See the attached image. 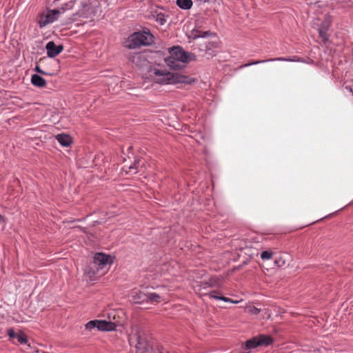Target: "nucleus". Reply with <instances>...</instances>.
Masks as SVG:
<instances>
[{
  "mask_svg": "<svg viewBox=\"0 0 353 353\" xmlns=\"http://www.w3.org/2000/svg\"><path fill=\"white\" fill-rule=\"evenodd\" d=\"M245 312L250 314L257 315L260 313L261 310L254 305H248L245 307Z\"/></svg>",
  "mask_w": 353,
  "mask_h": 353,
  "instance_id": "obj_21",
  "label": "nucleus"
},
{
  "mask_svg": "<svg viewBox=\"0 0 353 353\" xmlns=\"http://www.w3.org/2000/svg\"><path fill=\"white\" fill-rule=\"evenodd\" d=\"M275 60L285 61L286 59H284V58H276V59H268V60L255 61H253V62H251V63H245L242 67H248V66L252 65H255V64H258V63H264V62H266V61H275Z\"/></svg>",
  "mask_w": 353,
  "mask_h": 353,
  "instance_id": "obj_20",
  "label": "nucleus"
},
{
  "mask_svg": "<svg viewBox=\"0 0 353 353\" xmlns=\"http://www.w3.org/2000/svg\"><path fill=\"white\" fill-rule=\"evenodd\" d=\"M58 142L63 146H69L72 143L71 137L65 134H59L56 136Z\"/></svg>",
  "mask_w": 353,
  "mask_h": 353,
  "instance_id": "obj_17",
  "label": "nucleus"
},
{
  "mask_svg": "<svg viewBox=\"0 0 353 353\" xmlns=\"http://www.w3.org/2000/svg\"><path fill=\"white\" fill-rule=\"evenodd\" d=\"M108 321L105 320H92L85 324V329L91 331L97 328L99 331H113L116 329L119 321L117 320V312L112 310L108 313Z\"/></svg>",
  "mask_w": 353,
  "mask_h": 353,
  "instance_id": "obj_5",
  "label": "nucleus"
},
{
  "mask_svg": "<svg viewBox=\"0 0 353 353\" xmlns=\"http://www.w3.org/2000/svg\"><path fill=\"white\" fill-rule=\"evenodd\" d=\"M206 295H208L211 299H216V300H221V301H223L225 302H230V303H238V301H234L232 300L230 298L221 296L220 293L216 292V291H212V292L208 293Z\"/></svg>",
  "mask_w": 353,
  "mask_h": 353,
  "instance_id": "obj_16",
  "label": "nucleus"
},
{
  "mask_svg": "<svg viewBox=\"0 0 353 353\" xmlns=\"http://www.w3.org/2000/svg\"><path fill=\"white\" fill-rule=\"evenodd\" d=\"M165 299L161 295L154 292H147L146 303H160Z\"/></svg>",
  "mask_w": 353,
  "mask_h": 353,
  "instance_id": "obj_15",
  "label": "nucleus"
},
{
  "mask_svg": "<svg viewBox=\"0 0 353 353\" xmlns=\"http://www.w3.org/2000/svg\"><path fill=\"white\" fill-rule=\"evenodd\" d=\"M46 61H50L49 64L53 68L52 69H45L43 70L40 68L39 65H36L34 70L37 72L39 74L48 75V76H54L56 75L59 71V61L56 60H48L46 58L41 59L40 61L43 62Z\"/></svg>",
  "mask_w": 353,
  "mask_h": 353,
  "instance_id": "obj_9",
  "label": "nucleus"
},
{
  "mask_svg": "<svg viewBox=\"0 0 353 353\" xmlns=\"http://www.w3.org/2000/svg\"><path fill=\"white\" fill-rule=\"evenodd\" d=\"M170 56L165 59L166 64L172 69L177 70L182 67V63L194 60L195 56L183 50L180 46H174L170 49Z\"/></svg>",
  "mask_w": 353,
  "mask_h": 353,
  "instance_id": "obj_4",
  "label": "nucleus"
},
{
  "mask_svg": "<svg viewBox=\"0 0 353 353\" xmlns=\"http://www.w3.org/2000/svg\"><path fill=\"white\" fill-rule=\"evenodd\" d=\"M273 255V252L272 250H265L261 252V258L263 260H269L272 259Z\"/></svg>",
  "mask_w": 353,
  "mask_h": 353,
  "instance_id": "obj_22",
  "label": "nucleus"
},
{
  "mask_svg": "<svg viewBox=\"0 0 353 353\" xmlns=\"http://www.w3.org/2000/svg\"><path fill=\"white\" fill-rule=\"evenodd\" d=\"M17 339L18 343L20 344H26L28 343V337L26 334L23 332L19 331L17 333L16 338Z\"/></svg>",
  "mask_w": 353,
  "mask_h": 353,
  "instance_id": "obj_19",
  "label": "nucleus"
},
{
  "mask_svg": "<svg viewBox=\"0 0 353 353\" xmlns=\"http://www.w3.org/2000/svg\"><path fill=\"white\" fill-rule=\"evenodd\" d=\"M2 219H3V216L0 214V222L1 221Z\"/></svg>",
  "mask_w": 353,
  "mask_h": 353,
  "instance_id": "obj_29",
  "label": "nucleus"
},
{
  "mask_svg": "<svg viewBox=\"0 0 353 353\" xmlns=\"http://www.w3.org/2000/svg\"><path fill=\"white\" fill-rule=\"evenodd\" d=\"M61 13L60 10H50L41 13L37 18V23L41 28L56 21Z\"/></svg>",
  "mask_w": 353,
  "mask_h": 353,
  "instance_id": "obj_7",
  "label": "nucleus"
},
{
  "mask_svg": "<svg viewBox=\"0 0 353 353\" xmlns=\"http://www.w3.org/2000/svg\"><path fill=\"white\" fill-rule=\"evenodd\" d=\"M48 57L52 58L60 54L63 48L61 45L57 46L53 41H49L46 46Z\"/></svg>",
  "mask_w": 353,
  "mask_h": 353,
  "instance_id": "obj_12",
  "label": "nucleus"
},
{
  "mask_svg": "<svg viewBox=\"0 0 353 353\" xmlns=\"http://www.w3.org/2000/svg\"><path fill=\"white\" fill-rule=\"evenodd\" d=\"M209 34H210L209 31L199 32L198 34L195 35V37H205Z\"/></svg>",
  "mask_w": 353,
  "mask_h": 353,
  "instance_id": "obj_26",
  "label": "nucleus"
},
{
  "mask_svg": "<svg viewBox=\"0 0 353 353\" xmlns=\"http://www.w3.org/2000/svg\"><path fill=\"white\" fill-rule=\"evenodd\" d=\"M345 89L347 90L348 92H352V94H353V90H352V88H350L349 86H346Z\"/></svg>",
  "mask_w": 353,
  "mask_h": 353,
  "instance_id": "obj_27",
  "label": "nucleus"
},
{
  "mask_svg": "<svg viewBox=\"0 0 353 353\" xmlns=\"http://www.w3.org/2000/svg\"><path fill=\"white\" fill-rule=\"evenodd\" d=\"M129 344L135 353H169L163 346L148 339L145 332L133 327L128 335Z\"/></svg>",
  "mask_w": 353,
  "mask_h": 353,
  "instance_id": "obj_1",
  "label": "nucleus"
},
{
  "mask_svg": "<svg viewBox=\"0 0 353 353\" xmlns=\"http://www.w3.org/2000/svg\"><path fill=\"white\" fill-rule=\"evenodd\" d=\"M330 25V17L329 16L325 15L323 21L322 22L321 26L318 29L319 37L322 39V41L323 43H325L328 39L327 31L329 29Z\"/></svg>",
  "mask_w": 353,
  "mask_h": 353,
  "instance_id": "obj_11",
  "label": "nucleus"
},
{
  "mask_svg": "<svg viewBox=\"0 0 353 353\" xmlns=\"http://www.w3.org/2000/svg\"><path fill=\"white\" fill-rule=\"evenodd\" d=\"M8 335L10 338V340H13L16 338L17 333L14 332V330L13 328H10L8 330Z\"/></svg>",
  "mask_w": 353,
  "mask_h": 353,
  "instance_id": "obj_24",
  "label": "nucleus"
},
{
  "mask_svg": "<svg viewBox=\"0 0 353 353\" xmlns=\"http://www.w3.org/2000/svg\"><path fill=\"white\" fill-rule=\"evenodd\" d=\"M31 83L33 85L38 88H44L46 85V81L38 74H32L31 77Z\"/></svg>",
  "mask_w": 353,
  "mask_h": 353,
  "instance_id": "obj_14",
  "label": "nucleus"
},
{
  "mask_svg": "<svg viewBox=\"0 0 353 353\" xmlns=\"http://www.w3.org/2000/svg\"><path fill=\"white\" fill-rule=\"evenodd\" d=\"M129 297L134 303L141 304L146 302L147 292L134 288L130 291Z\"/></svg>",
  "mask_w": 353,
  "mask_h": 353,
  "instance_id": "obj_10",
  "label": "nucleus"
},
{
  "mask_svg": "<svg viewBox=\"0 0 353 353\" xmlns=\"http://www.w3.org/2000/svg\"><path fill=\"white\" fill-rule=\"evenodd\" d=\"M272 341L273 339L270 336L261 334L248 340L246 342L245 346L247 349H252L257 346L268 345L271 344Z\"/></svg>",
  "mask_w": 353,
  "mask_h": 353,
  "instance_id": "obj_8",
  "label": "nucleus"
},
{
  "mask_svg": "<svg viewBox=\"0 0 353 353\" xmlns=\"http://www.w3.org/2000/svg\"><path fill=\"white\" fill-rule=\"evenodd\" d=\"M67 6H70L69 8H72V3H68L67 4Z\"/></svg>",
  "mask_w": 353,
  "mask_h": 353,
  "instance_id": "obj_28",
  "label": "nucleus"
},
{
  "mask_svg": "<svg viewBox=\"0 0 353 353\" xmlns=\"http://www.w3.org/2000/svg\"><path fill=\"white\" fill-rule=\"evenodd\" d=\"M144 165V161L139 159L134 161V163L130 165L126 170L127 173L136 174L141 171Z\"/></svg>",
  "mask_w": 353,
  "mask_h": 353,
  "instance_id": "obj_13",
  "label": "nucleus"
},
{
  "mask_svg": "<svg viewBox=\"0 0 353 353\" xmlns=\"http://www.w3.org/2000/svg\"><path fill=\"white\" fill-rule=\"evenodd\" d=\"M110 256L101 252L95 254L93 261L85 269V274L90 281H96L108 271Z\"/></svg>",
  "mask_w": 353,
  "mask_h": 353,
  "instance_id": "obj_3",
  "label": "nucleus"
},
{
  "mask_svg": "<svg viewBox=\"0 0 353 353\" xmlns=\"http://www.w3.org/2000/svg\"><path fill=\"white\" fill-rule=\"evenodd\" d=\"M153 36L149 32H137L131 34L125 41V46L129 49H136L152 44Z\"/></svg>",
  "mask_w": 353,
  "mask_h": 353,
  "instance_id": "obj_6",
  "label": "nucleus"
},
{
  "mask_svg": "<svg viewBox=\"0 0 353 353\" xmlns=\"http://www.w3.org/2000/svg\"><path fill=\"white\" fill-rule=\"evenodd\" d=\"M274 263L279 267H282L285 265V261L281 258L279 259H276Z\"/></svg>",
  "mask_w": 353,
  "mask_h": 353,
  "instance_id": "obj_25",
  "label": "nucleus"
},
{
  "mask_svg": "<svg viewBox=\"0 0 353 353\" xmlns=\"http://www.w3.org/2000/svg\"><path fill=\"white\" fill-rule=\"evenodd\" d=\"M156 21L160 24V25H164L166 22V19L165 17V15L163 13H157L155 16Z\"/></svg>",
  "mask_w": 353,
  "mask_h": 353,
  "instance_id": "obj_23",
  "label": "nucleus"
},
{
  "mask_svg": "<svg viewBox=\"0 0 353 353\" xmlns=\"http://www.w3.org/2000/svg\"><path fill=\"white\" fill-rule=\"evenodd\" d=\"M149 75L152 80L161 84L185 83L190 84L192 79L177 73H172L165 69L153 67L149 70Z\"/></svg>",
  "mask_w": 353,
  "mask_h": 353,
  "instance_id": "obj_2",
  "label": "nucleus"
},
{
  "mask_svg": "<svg viewBox=\"0 0 353 353\" xmlns=\"http://www.w3.org/2000/svg\"><path fill=\"white\" fill-rule=\"evenodd\" d=\"M176 5L180 8L188 10L192 6V1L191 0H177Z\"/></svg>",
  "mask_w": 353,
  "mask_h": 353,
  "instance_id": "obj_18",
  "label": "nucleus"
}]
</instances>
